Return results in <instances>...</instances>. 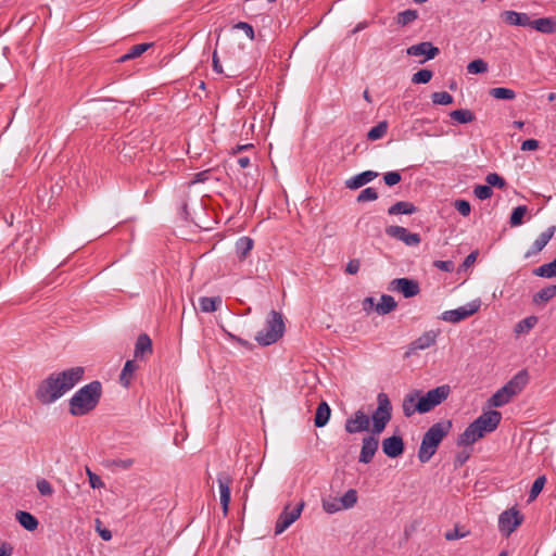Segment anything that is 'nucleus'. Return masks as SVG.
<instances>
[{
    "label": "nucleus",
    "instance_id": "obj_47",
    "mask_svg": "<svg viewBox=\"0 0 556 556\" xmlns=\"http://www.w3.org/2000/svg\"><path fill=\"white\" fill-rule=\"evenodd\" d=\"M432 102L439 105H448L453 103V97L446 91H437L431 96Z\"/></svg>",
    "mask_w": 556,
    "mask_h": 556
},
{
    "label": "nucleus",
    "instance_id": "obj_25",
    "mask_svg": "<svg viewBox=\"0 0 556 556\" xmlns=\"http://www.w3.org/2000/svg\"><path fill=\"white\" fill-rule=\"evenodd\" d=\"M529 381V375L527 370H520L517 372L505 386L509 389V391L517 395L520 393L523 388L527 386Z\"/></svg>",
    "mask_w": 556,
    "mask_h": 556
},
{
    "label": "nucleus",
    "instance_id": "obj_9",
    "mask_svg": "<svg viewBox=\"0 0 556 556\" xmlns=\"http://www.w3.org/2000/svg\"><path fill=\"white\" fill-rule=\"evenodd\" d=\"M522 522V516L518 510L510 508L503 511L498 517V529L508 538Z\"/></svg>",
    "mask_w": 556,
    "mask_h": 556
},
{
    "label": "nucleus",
    "instance_id": "obj_43",
    "mask_svg": "<svg viewBox=\"0 0 556 556\" xmlns=\"http://www.w3.org/2000/svg\"><path fill=\"white\" fill-rule=\"evenodd\" d=\"M388 130V123L386 121L379 122L367 132V138L371 141L381 139Z\"/></svg>",
    "mask_w": 556,
    "mask_h": 556
},
{
    "label": "nucleus",
    "instance_id": "obj_20",
    "mask_svg": "<svg viewBox=\"0 0 556 556\" xmlns=\"http://www.w3.org/2000/svg\"><path fill=\"white\" fill-rule=\"evenodd\" d=\"M378 172L365 170L345 180V187L351 190H356L378 177Z\"/></svg>",
    "mask_w": 556,
    "mask_h": 556
},
{
    "label": "nucleus",
    "instance_id": "obj_41",
    "mask_svg": "<svg viewBox=\"0 0 556 556\" xmlns=\"http://www.w3.org/2000/svg\"><path fill=\"white\" fill-rule=\"evenodd\" d=\"M490 96L498 100H514L516 92L513 89L504 87H495L490 89Z\"/></svg>",
    "mask_w": 556,
    "mask_h": 556
},
{
    "label": "nucleus",
    "instance_id": "obj_1",
    "mask_svg": "<svg viewBox=\"0 0 556 556\" xmlns=\"http://www.w3.org/2000/svg\"><path fill=\"white\" fill-rule=\"evenodd\" d=\"M83 367H72L61 372L51 374L38 387L37 399L42 404H51L73 389L84 377Z\"/></svg>",
    "mask_w": 556,
    "mask_h": 556
},
{
    "label": "nucleus",
    "instance_id": "obj_54",
    "mask_svg": "<svg viewBox=\"0 0 556 556\" xmlns=\"http://www.w3.org/2000/svg\"><path fill=\"white\" fill-rule=\"evenodd\" d=\"M37 489L43 496H51L53 494V488L51 483L46 479H41L37 482Z\"/></svg>",
    "mask_w": 556,
    "mask_h": 556
},
{
    "label": "nucleus",
    "instance_id": "obj_56",
    "mask_svg": "<svg viewBox=\"0 0 556 556\" xmlns=\"http://www.w3.org/2000/svg\"><path fill=\"white\" fill-rule=\"evenodd\" d=\"M233 28L235 29H240V30H243L245 36L250 39V40H253L254 39V29L252 27L251 24L247 23V22H239L237 24L233 25Z\"/></svg>",
    "mask_w": 556,
    "mask_h": 556
},
{
    "label": "nucleus",
    "instance_id": "obj_23",
    "mask_svg": "<svg viewBox=\"0 0 556 556\" xmlns=\"http://www.w3.org/2000/svg\"><path fill=\"white\" fill-rule=\"evenodd\" d=\"M152 341L147 333H141L136 341L134 355L138 359H143L152 354Z\"/></svg>",
    "mask_w": 556,
    "mask_h": 556
},
{
    "label": "nucleus",
    "instance_id": "obj_61",
    "mask_svg": "<svg viewBox=\"0 0 556 556\" xmlns=\"http://www.w3.org/2000/svg\"><path fill=\"white\" fill-rule=\"evenodd\" d=\"M539 148V141L535 139H527L521 143L522 151H534Z\"/></svg>",
    "mask_w": 556,
    "mask_h": 556
},
{
    "label": "nucleus",
    "instance_id": "obj_28",
    "mask_svg": "<svg viewBox=\"0 0 556 556\" xmlns=\"http://www.w3.org/2000/svg\"><path fill=\"white\" fill-rule=\"evenodd\" d=\"M331 409L327 402L323 401L316 408L314 424L316 427L321 428L329 421Z\"/></svg>",
    "mask_w": 556,
    "mask_h": 556
},
{
    "label": "nucleus",
    "instance_id": "obj_6",
    "mask_svg": "<svg viewBox=\"0 0 556 556\" xmlns=\"http://www.w3.org/2000/svg\"><path fill=\"white\" fill-rule=\"evenodd\" d=\"M452 389L448 384H441L434 389L429 390L426 394L420 391L418 400V408L420 414H426L434 407L443 403L451 394Z\"/></svg>",
    "mask_w": 556,
    "mask_h": 556
},
{
    "label": "nucleus",
    "instance_id": "obj_12",
    "mask_svg": "<svg viewBox=\"0 0 556 556\" xmlns=\"http://www.w3.org/2000/svg\"><path fill=\"white\" fill-rule=\"evenodd\" d=\"M386 233L391 238L404 242L408 247H416L421 241L418 233L409 232L402 226H389L386 228Z\"/></svg>",
    "mask_w": 556,
    "mask_h": 556
},
{
    "label": "nucleus",
    "instance_id": "obj_36",
    "mask_svg": "<svg viewBox=\"0 0 556 556\" xmlns=\"http://www.w3.org/2000/svg\"><path fill=\"white\" fill-rule=\"evenodd\" d=\"M450 116L453 121L459 124H467L475 121V114L467 109L454 110L450 113Z\"/></svg>",
    "mask_w": 556,
    "mask_h": 556
},
{
    "label": "nucleus",
    "instance_id": "obj_40",
    "mask_svg": "<svg viewBox=\"0 0 556 556\" xmlns=\"http://www.w3.org/2000/svg\"><path fill=\"white\" fill-rule=\"evenodd\" d=\"M528 212V207L526 205H519L515 207L511 212L509 224L511 227H518L522 225L523 217L526 216Z\"/></svg>",
    "mask_w": 556,
    "mask_h": 556
},
{
    "label": "nucleus",
    "instance_id": "obj_57",
    "mask_svg": "<svg viewBox=\"0 0 556 556\" xmlns=\"http://www.w3.org/2000/svg\"><path fill=\"white\" fill-rule=\"evenodd\" d=\"M87 476L89 480V484L92 489H100L104 485L101 478L87 468Z\"/></svg>",
    "mask_w": 556,
    "mask_h": 556
},
{
    "label": "nucleus",
    "instance_id": "obj_2",
    "mask_svg": "<svg viewBox=\"0 0 556 556\" xmlns=\"http://www.w3.org/2000/svg\"><path fill=\"white\" fill-rule=\"evenodd\" d=\"M102 387L99 381H92L78 391L70 400V413L73 416H84L92 410L99 403Z\"/></svg>",
    "mask_w": 556,
    "mask_h": 556
},
{
    "label": "nucleus",
    "instance_id": "obj_26",
    "mask_svg": "<svg viewBox=\"0 0 556 556\" xmlns=\"http://www.w3.org/2000/svg\"><path fill=\"white\" fill-rule=\"evenodd\" d=\"M514 396L515 395L509 391V389L504 386L490 397L489 404L494 407H502L510 402Z\"/></svg>",
    "mask_w": 556,
    "mask_h": 556
},
{
    "label": "nucleus",
    "instance_id": "obj_32",
    "mask_svg": "<svg viewBox=\"0 0 556 556\" xmlns=\"http://www.w3.org/2000/svg\"><path fill=\"white\" fill-rule=\"evenodd\" d=\"M152 46V43H139V45H136V46H132L125 54H123L119 59H118V62L121 63H124V62H127L129 60H132V59H136V58H139L141 54H143L150 47Z\"/></svg>",
    "mask_w": 556,
    "mask_h": 556
},
{
    "label": "nucleus",
    "instance_id": "obj_49",
    "mask_svg": "<svg viewBox=\"0 0 556 556\" xmlns=\"http://www.w3.org/2000/svg\"><path fill=\"white\" fill-rule=\"evenodd\" d=\"M340 506H341L340 498L329 497V498L323 500V508L325 511H327L329 514H333V513L341 510Z\"/></svg>",
    "mask_w": 556,
    "mask_h": 556
},
{
    "label": "nucleus",
    "instance_id": "obj_15",
    "mask_svg": "<svg viewBox=\"0 0 556 556\" xmlns=\"http://www.w3.org/2000/svg\"><path fill=\"white\" fill-rule=\"evenodd\" d=\"M378 435L379 434H374L371 432L369 435L363 438L361 454L358 457L359 463L368 464L372 460L379 446Z\"/></svg>",
    "mask_w": 556,
    "mask_h": 556
},
{
    "label": "nucleus",
    "instance_id": "obj_52",
    "mask_svg": "<svg viewBox=\"0 0 556 556\" xmlns=\"http://www.w3.org/2000/svg\"><path fill=\"white\" fill-rule=\"evenodd\" d=\"M475 195L480 200H486L492 197L493 190L489 185H478L473 189Z\"/></svg>",
    "mask_w": 556,
    "mask_h": 556
},
{
    "label": "nucleus",
    "instance_id": "obj_62",
    "mask_svg": "<svg viewBox=\"0 0 556 556\" xmlns=\"http://www.w3.org/2000/svg\"><path fill=\"white\" fill-rule=\"evenodd\" d=\"M434 266L443 271H451L454 268V264L451 261H435Z\"/></svg>",
    "mask_w": 556,
    "mask_h": 556
},
{
    "label": "nucleus",
    "instance_id": "obj_30",
    "mask_svg": "<svg viewBox=\"0 0 556 556\" xmlns=\"http://www.w3.org/2000/svg\"><path fill=\"white\" fill-rule=\"evenodd\" d=\"M138 369V365L135 361H127L124 365V368L122 369V372L119 375V382L124 387H129L130 381L132 379L134 372Z\"/></svg>",
    "mask_w": 556,
    "mask_h": 556
},
{
    "label": "nucleus",
    "instance_id": "obj_48",
    "mask_svg": "<svg viewBox=\"0 0 556 556\" xmlns=\"http://www.w3.org/2000/svg\"><path fill=\"white\" fill-rule=\"evenodd\" d=\"M22 249L24 250V253H25V260H27L36 253L37 241H35L31 236H27L23 241Z\"/></svg>",
    "mask_w": 556,
    "mask_h": 556
},
{
    "label": "nucleus",
    "instance_id": "obj_58",
    "mask_svg": "<svg viewBox=\"0 0 556 556\" xmlns=\"http://www.w3.org/2000/svg\"><path fill=\"white\" fill-rule=\"evenodd\" d=\"M383 180L388 186H394L401 181V175L399 172H388L383 175Z\"/></svg>",
    "mask_w": 556,
    "mask_h": 556
},
{
    "label": "nucleus",
    "instance_id": "obj_18",
    "mask_svg": "<svg viewBox=\"0 0 556 556\" xmlns=\"http://www.w3.org/2000/svg\"><path fill=\"white\" fill-rule=\"evenodd\" d=\"M383 453L391 458H396L404 452V441L401 435H392L382 441Z\"/></svg>",
    "mask_w": 556,
    "mask_h": 556
},
{
    "label": "nucleus",
    "instance_id": "obj_11",
    "mask_svg": "<svg viewBox=\"0 0 556 556\" xmlns=\"http://www.w3.org/2000/svg\"><path fill=\"white\" fill-rule=\"evenodd\" d=\"M502 419V414L497 410H489L480 415L473 424L477 428L483 433H489L494 431L500 425Z\"/></svg>",
    "mask_w": 556,
    "mask_h": 556
},
{
    "label": "nucleus",
    "instance_id": "obj_33",
    "mask_svg": "<svg viewBox=\"0 0 556 556\" xmlns=\"http://www.w3.org/2000/svg\"><path fill=\"white\" fill-rule=\"evenodd\" d=\"M417 211L416 206L406 201H399L391 205L388 210V213L390 215H397V214H414Z\"/></svg>",
    "mask_w": 556,
    "mask_h": 556
},
{
    "label": "nucleus",
    "instance_id": "obj_7",
    "mask_svg": "<svg viewBox=\"0 0 556 556\" xmlns=\"http://www.w3.org/2000/svg\"><path fill=\"white\" fill-rule=\"evenodd\" d=\"M304 505V502H300L294 507H291L290 505L285 506L283 510L278 516L275 525L276 535H279L282 532H285L293 522H295L300 518Z\"/></svg>",
    "mask_w": 556,
    "mask_h": 556
},
{
    "label": "nucleus",
    "instance_id": "obj_37",
    "mask_svg": "<svg viewBox=\"0 0 556 556\" xmlns=\"http://www.w3.org/2000/svg\"><path fill=\"white\" fill-rule=\"evenodd\" d=\"M199 304L202 312L212 313L215 312L222 304V299L219 296H203L199 300Z\"/></svg>",
    "mask_w": 556,
    "mask_h": 556
},
{
    "label": "nucleus",
    "instance_id": "obj_8",
    "mask_svg": "<svg viewBox=\"0 0 556 556\" xmlns=\"http://www.w3.org/2000/svg\"><path fill=\"white\" fill-rule=\"evenodd\" d=\"M481 301L479 299L467 303L465 306H460L455 309L445 311L441 315V319L448 323H459L479 311Z\"/></svg>",
    "mask_w": 556,
    "mask_h": 556
},
{
    "label": "nucleus",
    "instance_id": "obj_27",
    "mask_svg": "<svg viewBox=\"0 0 556 556\" xmlns=\"http://www.w3.org/2000/svg\"><path fill=\"white\" fill-rule=\"evenodd\" d=\"M531 27L542 34H555L556 21L551 17H541L532 21Z\"/></svg>",
    "mask_w": 556,
    "mask_h": 556
},
{
    "label": "nucleus",
    "instance_id": "obj_42",
    "mask_svg": "<svg viewBox=\"0 0 556 556\" xmlns=\"http://www.w3.org/2000/svg\"><path fill=\"white\" fill-rule=\"evenodd\" d=\"M341 509H350L357 503V492L354 489L348 490L341 497Z\"/></svg>",
    "mask_w": 556,
    "mask_h": 556
},
{
    "label": "nucleus",
    "instance_id": "obj_34",
    "mask_svg": "<svg viewBox=\"0 0 556 556\" xmlns=\"http://www.w3.org/2000/svg\"><path fill=\"white\" fill-rule=\"evenodd\" d=\"M253 248V240L249 237H241L236 243V253L240 260H244Z\"/></svg>",
    "mask_w": 556,
    "mask_h": 556
},
{
    "label": "nucleus",
    "instance_id": "obj_3",
    "mask_svg": "<svg viewBox=\"0 0 556 556\" xmlns=\"http://www.w3.org/2000/svg\"><path fill=\"white\" fill-rule=\"evenodd\" d=\"M452 429V421L444 420L433 424L424 434L418 450V459L421 463H428L435 454L442 440Z\"/></svg>",
    "mask_w": 556,
    "mask_h": 556
},
{
    "label": "nucleus",
    "instance_id": "obj_60",
    "mask_svg": "<svg viewBox=\"0 0 556 556\" xmlns=\"http://www.w3.org/2000/svg\"><path fill=\"white\" fill-rule=\"evenodd\" d=\"M466 534L467 533L465 532H460L458 528H454L453 530L447 531L444 536L447 541H453L465 538Z\"/></svg>",
    "mask_w": 556,
    "mask_h": 556
},
{
    "label": "nucleus",
    "instance_id": "obj_16",
    "mask_svg": "<svg viewBox=\"0 0 556 556\" xmlns=\"http://www.w3.org/2000/svg\"><path fill=\"white\" fill-rule=\"evenodd\" d=\"M217 483L219 488L220 505L223 507V513L226 516L229 509L230 485L232 483V479L228 472L222 471L217 475Z\"/></svg>",
    "mask_w": 556,
    "mask_h": 556
},
{
    "label": "nucleus",
    "instance_id": "obj_5",
    "mask_svg": "<svg viewBox=\"0 0 556 556\" xmlns=\"http://www.w3.org/2000/svg\"><path fill=\"white\" fill-rule=\"evenodd\" d=\"M378 406L371 415L374 434H380L392 418V405L389 396L381 392L377 396Z\"/></svg>",
    "mask_w": 556,
    "mask_h": 556
},
{
    "label": "nucleus",
    "instance_id": "obj_53",
    "mask_svg": "<svg viewBox=\"0 0 556 556\" xmlns=\"http://www.w3.org/2000/svg\"><path fill=\"white\" fill-rule=\"evenodd\" d=\"M485 181L488 182V185L490 187L493 186V187H497V188H504L505 185H506L504 178H502L496 173L488 174L486 177H485Z\"/></svg>",
    "mask_w": 556,
    "mask_h": 556
},
{
    "label": "nucleus",
    "instance_id": "obj_45",
    "mask_svg": "<svg viewBox=\"0 0 556 556\" xmlns=\"http://www.w3.org/2000/svg\"><path fill=\"white\" fill-rule=\"evenodd\" d=\"M488 71V63L482 59L471 61L467 65V72L469 74H482Z\"/></svg>",
    "mask_w": 556,
    "mask_h": 556
},
{
    "label": "nucleus",
    "instance_id": "obj_17",
    "mask_svg": "<svg viewBox=\"0 0 556 556\" xmlns=\"http://www.w3.org/2000/svg\"><path fill=\"white\" fill-rule=\"evenodd\" d=\"M439 330H428L424 332L420 337L415 339L408 348V351L406 352V355H410L412 353H415L416 351L426 350L430 346H432L437 342V338L439 336Z\"/></svg>",
    "mask_w": 556,
    "mask_h": 556
},
{
    "label": "nucleus",
    "instance_id": "obj_10",
    "mask_svg": "<svg viewBox=\"0 0 556 556\" xmlns=\"http://www.w3.org/2000/svg\"><path fill=\"white\" fill-rule=\"evenodd\" d=\"M370 419L363 410H356L345 420L344 429L348 433L354 434L369 429Z\"/></svg>",
    "mask_w": 556,
    "mask_h": 556
},
{
    "label": "nucleus",
    "instance_id": "obj_35",
    "mask_svg": "<svg viewBox=\"0 0 556 556\" xmlns=\"http://www.w3.org/2000/svg\"><path fill=\"white\" fill-rule=\"evenodd\" d=\"M556 295V285L547 286L533 295V302L541 304L549 301Z\"/></svg>",
    "mask_w": 556,
    "mask_h": 556
},
{
    "label": "nucleus",
    "instance_id": "obj_63",
    "mask_svg": "<svg viewBox=\"0 0 556 556\" xmlns=\"http://www.w3.org/2000/svg\"><path fill=\"white\" fill-rule=\"evenodd\" d=\"M13 547L7 542H0V556H11Z\"/></svg>",
    "mask_w": 556,
    "mask_h": 556
},
{
    "label": "nucleus",
    "instance_id": "obj_64",
    "mask_svg": "<svg viewBox=\"0 0 556 556\" xmlns=\"http://www.w3.org/2000/svg\"><path fill=\"white\" fill-rule=\"evenodd\" d=\"M224 331H225V333L227 334V337H228L230 340H232V341H235V342L239 343V344H240V345H242V346H247V348H248V346H250L249 341H247V340H244V339H242V338H240V337H237V336H235V334L230 333L229 331H227V330H225V329H224Z\"/></svg>",
    "mask_w": 556,
    "mask_h": 556
},
{
    "label": "nucleus",
    "instance_id": "obj_59",
    "mask_svg": "<svg viewBox=\"0 0 556 556\" xmlns=\"http://www.w3.org/2000/svg\"><path fill=\"white\" fill-rule=\"evenodd\" d=\"M361 263L357 258L350 260L346 264L345 271L350 275H355L359 270Z\"/></svg>",
    "mask_w": 556,
    "mask_h": 556
},
{
    "label": "nucleus",
    "instance_id": "obj_31",
    "mask_svg": "<svg viewBox=\"0 0 556 556\" xmlns=\"http://www.w3.org/2000/svg\"><path fill=\"white\" fill-rule=\"evenodd\" d=\"M396 302L393 296L389 294H383L380 298L379 303L376 305V311L380 315L389 314L390 312L396 308Z\"/></svg>",
    "mask_w": 556,
    "mask_h": 556
},
{
    "label": "nucleus",
    "instance_id": "obj_19",
    "mask_svg": "<svg viewBox=\"0 0 556 556\" xmlns=\"http://www.w3.org/2000/svg\"><path fill=\"white\" fill-rule=\"evenodd\" d=\"M556 231L555 226L548 227L546 230H544L532 243L530 249L526 252L525 258H530L536 254H539L549 242V240L553 238L554 233Z\"/></svg>",
    "mask_w": 556,
    "mask_h": 556
},
{
    "label": "nucleus",
    "instance_id": "obj_22",
    "mask_svg": "<svg viewBox=\"0 0 556 556\" xmlns=\"http://www.w3.org/2000/svg\"><path fill=\"white\" fill-rule=\"evenodd\" d=\"M419 395L420 390H413L410 393L405 395L402 403L403 414L405 417H410L415 413L420 414V408H418Z\"/></svg>",
    "mask_w": 556,
    "mask_h": 556
},
{
    "label": "nucleus",
    "instance_id": "obj_55",
    "mask_svg": "<svg viewBox=\"0 0 556 556\" xmlns=\"http://www.w3.org/2000/svg\"><path fill=\"white\" fill-rule=\"evenodd\" d=\"M454 207L463 216H468L470 214V203L466 200H456L454 203Z\"/></svg>",
    "mask_w": 556,
    "mask_h": 556
},
{
    "label": "nucleus",
    "instance_id": "obj_14",
    "mask_svg": "<svg viewBox=\"0 0 556 556\" xmlns=\"http://www.w3.org/2000/svg\"><path fill=\"white\" fill-rule=\"evenodd\" d=\"M391 290L397 291L404 298H413L419 294L420 287L418 281L409 278H395L391 281Z\"/></svg>",
    "mask_w": 556,
    "mask_h": 556
},
{
    "label": "nucleus",
    "instance_id": "obj_46",
    "mask_svg": "<svg viewBox=\"0 0 556 556\" xmlns=\"http://www.w3.org/2000/svg\"><path fill=\"white\" fill-rule=\"evenodd\" d=\"M433 76L432 71L424 68L419 70L412 76L413 84H427L431 80Z\"/></svg>",
    "mask_w": 556,
    "mask_h": 556
},
{
    "label": "nucleus",
    "instance_id": "obj_39",
    "mask_svg": "<svg viewBox=\"0 0 556 556\" xmlns=\"http://www.w3.org/2000/svg\"><path fill=\"white\" fill-rule=\"evenodd\" d=\"M536 324H538L536 316L526 317L516 324L515 333L516 334L528 333Z\"/></svg>",
    "mask_w": 556,
    "mask_h": 556
},
{
    "label": "nucleus",
    "instance_id": "obj_24",
    "mask_svg": "<svg viewBox=\"0 0 556 556\" xmlns=\"http://www.w3.org/2000/svg\"><path fill=\"white\" fill-rule=\"evenodd\" d=\"M483 437L484 434L477 428V426L472 421L459 435L457 444L464 446L471 445Z\"/></svg>",
    "mask_w": 556,
    "mask_h": 556
},
{
    "label": "nucleus",
    "instance_id": "obj_51",
    "mask_svg": "<svg viewBox=\"0 0 556 556\" xmlns=\"http://www.w3.org/2000/svg\"><path fill=\"white\" fill-rule=\"evenodd\" d=\"M377 199H378V192L374 188L368 187L358 193L356 201L359 203H363V202H367V201H375Z\"/></svg>",
    "mask_w": 556,
    "mask_h": 556
},
{
    "label": "nucleus",
    "instance_id": "obj_21",
    "mask_svg": "<svg viewBox=\"0 0 556 556\" xmlns=\"http://www.w3.org/2000/svg\"><path fill=\"white\" fill-rule=\"evenodd\" d=\"M501 16H502L503 21L509 25L523 26V27L530 26L531 27L532 21L530 20L529 15L527 13H520V12L508 10V11H504L501 14Z\"/></svg>",
    "mask_w": 556,
    "mask_h": 556
},
{
    "label": "nucleus",
    "instance_id": "obj_29",
    "mask_svg": "<svg viewBox=\"0 0 556 556\" xmlns=\"http://www.w3.org/2000/svg\"><path fill=\"white\" fill-rule=\"evenodd\" d=\"M16 520L20 522L22 527H24L28 531H34L38 527L37 518L28 511H17Z\"/></svg>",
    "mask_w": 556,
    "mask_h": 556
},
{
    "label": "nucleus",
    "instance_id": "obj_4",
    "mask_svg": "<svg viewBox=\"0 0 556 556\" xmlns=\"http://www.w3.org/2000/svg\"><path fill=\"white\" fill-rule=\"evenodd\" d=\"M285 332L283 317L276 311H270L263 330L258 331L255 340L263 346L277 342Z\"/></svg>",
    "mask_w": 556,
    "mask_h": 556
},
{
    "label": "nucleus",
    "instance_id": "obj_13",
    "mask_svg": "<svg viewBox=\"0 0 556 556\" xmlns=\"http://www.w3.org/2000/svg\"><path fill=\"white\" fill-rule=\"evenodd\" d=\"M439 52V49L430 41H422L406 49V53L410 56H424V60L419 61L421 64L434 59Z\"/></svg>",
    "mask_w": 556,
    "mask_h": 556
},
{
    "label": "nucleus",
    "instance_id": "obj_38",
    "mask_svg": "<svg viewBox=\"0 0 556 556\" xmlns=\"http://www.w3.org/2000/svg\"><path fill=\"white\" fill-rule=\"evenodd\" d=\"M533 274L539 277L553 278L556 277V256L555 260L541 265L533 270Z\"/></svg>",
    "mask_w": 556,
    "mask_h": 556
},
{
    "label": "nucleus",
    "instance_id": "obj_50",
    "mask_svg": "<svg viewBox=\"0 0 556 556\" xmlns=\"http://www.w3.org/2000/svg\"><path fill=\"white\" fill-rule=\"evenodd\" d=\"M545 482H546V478L545 476H540L538 477L532 486H531V490H530V494H529V498L530 500H534L538 497V495L541 493V491L543 490L544 485H545Z\"/></svg>",
    "mask_w": 556,
    "mask_h": 556
},
{
    "label": "nucleus",
    "instance_id": "obj_44",
    "mask_svg": "<svg viewBox=\"0 0 556 556\" xmlns=\"http://www.w3.org/2000/svg\"><path fill=\"white\" fill-rule=\"evenodd\" d=\"M417 17L418 13L416 10H405L397 14L396 22L401 26H406L409 23L414 22Z\"/></svg>",
    "mask_w": 556,
    "mask_h": 556
}]
</instances>
